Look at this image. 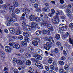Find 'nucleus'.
I'll return each instance as SVG.
<instances>
[{"mask_svg":"<svg viewBox=\"0 0 73 73\" xmlns=\"http://www.w3.org/2000/svg\"><path fill=\"white\" fill-rule=\"evenodd\" d=\"M14 9L15 7L13 6H11L9 7V9L10 10L9 11V13L11 16V19H10V20H11V21L13 23V22H15L17 20V17H16L15 16V13L14 11Z\"/></svg>","mask_w":73,"mask_h":73,"instance_id":"obj_1","label":"nucleus"},{"mask_svg":"<svg viewBox=\"0 0 73 73\" xmlns=\"http://www.w3.org/2000/svg\"><path fill=\"white\" fill-rule=\"evenodd\" d=\"M35 53L33 54V57H35L36 59L41 60L42 59L41 55L42 54V51L40 49H38L36 50L35 52Z\"/></svg>","mask_w":73,"mask_h":73,"instance_id":"obj_2","label":"nucleus"},{"mask_svg":"<svg viewBox=\"0 0 73 73\" xmlns=\"http://www.w3.org/2000/svg\"><path fill=\"white\" fill-rule=\"evenodd\" d=\"M61 15V13L58 11H56V16L55 18H52L51 21L52 23L54 24H58L60 23V21L59 19V17L58 16Z\"/></svg>","mask_w":73,"mask_h":73,"instance_id":"obj_3","label":"nucleus"},{"mask_svg":"<svg viewBox=\"0 0 73 73\" xmlns=\"http://www.w3.org/2000/svg\"><path fill=\"white\" fill-rule=\"evenodd\" d=\"M59 29L58 30V31L60 33H62L64 31H66L67 30L68 27L66 25L60 24L59 25Z\"/></svg>","mask_w":73,"mask_h":73,"instance_id":"obj_4","label":"nucleus"},{"mask_svg":"<svg viewBox=\"0 0 73 73\" xmlns=\"http://www.w3.org/2000/svg\"><path fill=\"white\" fill-rule=\"evenodd\" d=\"M42 24L44 26H45L47 25L48 29L51 32H53L54 29H53V27H52V25H51V24H48V23H47V22L46 21L43 22Z\"/></svg>","mask_w":73,"mask_h":73,"instance_id":"obj_5","label":"nucleus"},{"mask_svg":"<svg viewBox=\"0 0 73 73\" xmlns=\"http://www.w3.org/2000/svg\"><path fill=\"white\" fill-rule=\"evenodd\" d=\"M9 44L10 46H11L13 48H15L17 49H19L20 48V45L18 43L16 44V43L14 42H13L12 43H9Z\"/></svg>","mask_w":73,"mask_h":73,"instance_id":"obj_6","label":"nucleus"},{"mask_svg":"<svg viewBox=\"0 0 73 73\" xmlns=\"http://www.w3.org/2000/svg\"><path fill=\"white\" fill-rule=\"evenodd\" d=\"M50 47H51V44L49 42H47L46 44H44V47L47 50H49Z\"/></svg>","mask_w":73,"mask_h":73,"instance_id":"obj_7","label":"nucleus"},{"mask_svg":"<svg viewBox=\"0 0 73 73\" xmlns=\"http://www.w3.org/2000/svg\"><path fill=\"white\" fill-rule=\"evenodd\" d=\"M36 41L33 40L32 41V44L34 46H37V45H38V42H40V40L38 38H36Z\"/></svg>","mask_w":73,"mask_h":73,"instance_id":"obj_8","label":"nucleus"},{"mask_svg":"<svg viewBox=\"0 0 73 73\" xmlns=\"http://www.w3.org/2000/svg\"><path fill=\"white\" fill-rule=\"evenodd\" d=\"M41 32L43 35H45V34H46V35L48 36H49V35H50V31L48 30H43L41 31Z\"/></svg>","mask_w":73,"mask_h":73,"instance_id":"obj_9","label":"nucleus"},{"mask_svg":"<svg viewBox=\"0 0 73 73\" xmlns=\"http://www.w3.org/2000/svg\"><path fill=\"white\" fill-rule=\"evenodd\" d=\"M45 38L46 41H48L50 44V43H54V40L53 39V37L51 36H50L48 38L46 37Z\"/></svg>","mask_w":73,"mask_h":73,"instance_id":"obj_10","label":"nucleus"},{"mask_svg":"<svg viewBox=\"0 0 73 73\" xmlns=\"http://www.w3.org/2000/svg\"><path fill=\"white\" fill-rule=\"evenodd\" d=\"M64 68L65 70L66 73H69V70L70 69L69 66L67 64H65L64 66Z\"/></svg>","mask_w":73,"mask_h":73,"instance_id":"obj_11","label":"nucleus"},{"mask_svg":"<svg viewBox=\"0 0 73 73\" xmlns=\"http://www.w3.org/2000/svg\"><path fill=\"white\" fill-rule=\"evenodd\" d=\"M35 64L36 66H37L38 68L39 69H42L43 68V67H42V65L41 64L37 63V62H36L35 63H34Z\"/></svg>","mask_w":73,"mask_h":73,"instance_id":"obj_12","label":"nucleus"},{"mask_svg":"<svg viewBox=\"0 0 73 73\" xmlns=\"http://www.w3.org/2000/svg\"><path fill=\"white\" fill-rule=\"evenodd\" d=\"M5 49L7 52H8V53L11 52V50H12L11 46L9 47L8 46H5Z\"/></svg>","mask_w":73,"mask_h":73,"instance_id":"obj_13","label":"nucleus"},{"mask_svg":"<svg viewBox=\"0 0 73 73\" xmlns=\"http://www.w3.org/2000/svg\"><path fill=\"white\" fill-rule=\"evenodd\" d=\"M12 23H13L11 21V19H10L8 21H7L5 23V24L7 26V27H10L11 25V24H12Z\"/></svg>","mask_w":73,"mask_h":73,"instance_id":"obj_14","label":"nucleus"},{"mask_svg":"<svg viewBox=\"0 0 73 73\" xmlns=\"http://www.w3.org/2000/svg\"><path fill=\"white\" fill-rule=\"evenodd\" d=\"M28 50L29 53H30V54H32L33 53L34 49H33V48L29 47L28 48Z\"/></svg>","mask_w":73,"mask_h":73,"instance_id":"obj_15","label":"nucleus"},{"mask_svg":"<svg viewBox=\"0 0 73 73\" xmlns=\"http://www.w3.org/2000/svg\"><path fill=\"white\" fill-rule=\"evenodd\" d=\"M35 15H30L29 16V19L31 21H35Z\"/></svg>","mask_w":73,"mask_h":73,"instance_id":"obj_16","label":"nucleus"},{"mask_svg":"<svg viewBox=\"0 0 73 73\" xmlns=\"http://www.w3.org/2000/svg\"><path fill=\"white\" fill-rule=\"evenodd\" d=\"M9 31L11 34H15L16 32L15 29L13 28H11L9 29Z\"/></svg>","mask_w":73,"mask_h":73,"instance_id":"obj_17","label":"nucleus"},{"mask_svg":"<svg viewBox=\"0 0 73 73\" xmlns=\"http://www.w3.org/2000/svg\"><path fill=\"white\" fill-rule=\"evenodd\" d=\"M8 7L5 5H3L1 6V9H3V10H7L8 9Z\"/></svg>","mask_w":73,"mask_h":73,"instance_id":"obj_18","label":"nucleus"},{"mask_svg":"<svg viewBox=\"0 0 73 73\" xmlns=\"http://www.w3.org/2000/svg\"><path fill=\"white\" fill-rule=\"evenodd\" d=\"M58 49L57 48H56L52 50V53H58L59 52Z\"/></svg>","mask_w":73,"mask_h":73,"instance_id":"obj_19","label":"nucleus"},{"mask_svg":"<svg viewBox=\"0 0 73 73\" xmlns=\"http://www.w3.org/2000/svg\"><path fill=\"white\" fill-rule=\"evenodd\" d=\"M21 44L24 47H26L27 46V42L25 41H23L21 42Z\"/></svg>","mask_w":73,"mask_h":73,"instance_id":"obj_20","label":"nucleus"},{"mask_svg":"<svg viewBox=\"0 0 73 73\" xmlns=\"http://www.w3.org/2000/svg\"><path fill=\"white\" fill-rule=\"evenodd\" d=\"M25 29H26L27 31H31L32 29V27L29 25H27L25 27Z\"/></svg>","mask_w":73,"mask_h":73,"instance_id":"obj_21","label":"nucleus"},{"mask_svg":"<svg viewBox=\"0 0 73 73\" xmlns=\"http://www.w3.org/2000/svg\"><path fill=\"white\" fill-rule=\"evenodd\" d=\"M23 35L25 37H28L29 36V34L26 32H24L23 33Z\"/></svg>","mask_w":73,"mask_h":73,"instance_id":"obj_22","label":"nucleus"},{"mask_svg":"<svg viewBox=\"0 0 73 73\" xmlns=\"http://www.w3.org/2000/svg\"><path fill=\"white\" fill-rule=\"evenodd\" d=\"M55 37L56 40H59L60 38V35L58 34H56L55 35Z\"/></svg>","mask_w":73,"mask_h":73,"instance_id":"obj_23","label":"nucleus"},{"mask_svg":"<svg viewBox=\"0 0 73 73\" xmlns=\"http://www.w3.org/2000/svg\"><path fill=\"white\" fill-rule=\"evenodd\" d=\"M30 60L32 61L33 64H35V63L37 62V60L34 58H31Z\"/></svg>","mask_w":73,"mask_h":73,"instance_id":"obj_24","label":"nucleus"},{"mask_svg":"<svg viewBox=\"0 0 73 73\" xmlns=\"http://www.w3.org/2000/svg\"><path fill=\"white\" fill-rule=\"evenodd\" d=\"M48 9H49V7H45L43 8L42 9V10L43 11H44V12H48Z\"/></svg>","mask_w":73,"mask_h":73,"instance_id":"obj_25","label":"nucleus"},{"mask_svg":"<svg viewBox=\"0 0 73 73\" xmlns=\"http://www.w3.org/2000/svg\"><path fill=\"white\" fill-rule=\"evenodd\" d=\"M41 33H42L41 31L40 30H38L36 32V34L37 36H40V35L41 34Z\"/></svg>","mask_w":73,"mask_h":73,"instance_id":"obj_26","label":"nucleus"},{"mask_svg":"<svg viewBox=\"0 0 73 73\" xmlns=\"http://www.w3.org/2000/svg\"><path fill=\"white\" fill-rule=\"evenodd\" d=\"M13 5L14 7H17L19 6V3L16 2H14L13 3Z\"/></svg>","mask_w":73,"mask_h":73,"instance_id":"obj_27","label":"nucleus"},{"mask_svg":"<svg viewBox=\"0 0 73 73\" xmlns=\"http://www.w3.org/2000/svg\"><path fill=\"white\" fill-rule=\"evenodd\" d=\"M24 40L26 42H28L29 41V38L28 37H25L24 38Z\"/></svg>","mask_w":73,"mask_h":73,"instance_id":"obj_28","label":"nucleus"},{"mask_svg":"<svg viewBox=\"0 0 73 73\" xmlns=\"http://www.w3.org/2000/svg\"><path fill=\"white\" fill-rule=\"evenodd\" d=\"M69 41L70 44L73 45V39H71V36H70L69 37Z\"/></svg>","mask_w":73,"mask_h":73,"instance_id":"obj_29","label":"nucleus"},{"mask_svg":"<svg viewBox=\"0 0 73 73\" xmlns=\"http://www.w3.org/2000/svg\"><path fill=\"white\" fill-rule=\"evenodd\" d=\"M15 32L16 35H20L21 33V32L20 30H17Z\"/></svg>","mask_w":73,"mask_h":73,"instance_id":"obj_30","label":"nucleus"},{"mask_svg":"<svg viewBox=\"0 0 73 73\" xmlns=\"http://www.w3.org/2000/svg\"><path fill=\"white\" fill-rule=\"evenodd\" d=\"M26 64L27 65H31V62L30 60H27L26 61Z\"/></svg>","mask_w":73,"mask_h":73,"instance_id":"obj_31","label":"nucleus"},{"mask_svg":"<svg viewBox=\"0 0 73 73\" xmlns=\"http://www.w3.org/2000/svg\"><path fill=\"white\" fill-rule=\"evenodd\" d=\"M48 62L49 64H51L53 62V60L52 58H49L48 60Z\"/></svg>","mask_w":73,"mask_h":73,"instance_id":"obj_32","label":"nucleus"},{"mask_svg":"<svg viewBox=\"0 0 73 73\" xmlns=\"http://www.w3.org/2000/svg\"><path fill=\"white\" fill-rule=\"evenodd\" d=\"M25 56L26 58H29L30 57H31V55L29 53H27L25 54Z\"/></svg>","mask_w":73,"mask_h":73,"instance_id":"obj_33","label":"nucleus"},{"mask_svg":"<svg viewBox=\"0 0 73 73\" xmlns=\"http://www.w3.org/2000/svg\"><path fill=\"white\" fill-rule=\"evenodd\" d=\"M15 12L17 14H18L20 12V10L19 9H15Z\"/></svg>","mask_w":73,"mask_h":73,"instance_id":"obj_34","label":"nucleus"},{"mask_svg":"<svg viewBox=\"0 0 73 73\" xmlns=\"http://www.w3.org/2000/svg\"><path fill=\"white\" fill-rule=\"evenodd\" d=\"M18 64L19 65H22L23 64V63L22 62L21 60H18Z\"/></svg>","mask_w":73,"mask_h":73,"instance_id":"obj_35","label":"nucleus"},{"mask_svg":"<svg viewBox=\"0 0 73 73\" xmlns=\"http://www.w3.org/2000/svg\"><path fill=\"white\" fill-rule=\"evenodd\" d=\"M34 20L36 21V22H38L40 21V18L38 17H35V18H34Z\"/></svg>","mask_w":73,"mask_h":73,"instance_id":"obj_36","label":"nucleus"},{"mask_svg":"<svg viewBox=\"0 0 73 73\" xmlns=\"http://www.w3.org/2000/svg\"><path fill=\"white\" fill-rule=\"evenodd\" d=\"M64 72V70L62 68H60L59 71V72L60 73H62Z\"/></svg>","mask_w":73,"mask_h":73,"instance_id":"obj_37","label":"nucleus"},{"mask_svg":"<svg viewBox=\"0 0 73 73\" xmlns=\"http://www.w3.org/2000/svg\"><path fill=\"white\" fill-rule=\"evenodd\" d=\"M44 20H45V21H48V19H49V18L48 17V16L46 15H45L44 16Z\"/></svg>","mask_w":73,"mask_h":73,"instance_id":"obj_38","label":"nucleus"},{"mask_svg":"<svg viewBox=\"0 0 73 73\" xmlns=\"http://www.w3.org/2000/svg\"><path fill=\"white\" fill-rule=\"evenodd\" d=\"M58 62L59 64L60 65H64V62L61 60L59 61H58Z\"/></svg>","mask_w":73,"mask_h":73,"instance_id":"obj_39","label":"nucleus"},{"mask_svg":"<svg viewBox=\"0 0 73 73\" xmlns=\"http://www.w3.org/2000/svg\"><path fill=\"white\" fill-rule=\"evenodd\" d=\"M21 60L23 62H25V58L23 56H22L21 58Z\"/></svg>","mask_w":73,"mask_h":73,"instance_id":"obj_40","label":"nucleus"},{"mask_svg":"<svg viewBox=\"0 0 73 73\" xmlns=\"http://www.w3.org/2000/svg\"><path fill=\"white\" fill-rule=\"evenodd\" d=\"M56 45L57 46H61V43L59 41H58L56 43Z\"/></svg>","mask_w":73,"mask_h":73,"instance_id":"obj_41","label":"nucleus"},{"mask_svg":"<svg viewBox=\"0 0 73 73\" xmlns=\"http://www.w3.org/2000/svg\"><path fill=\"white\" fill-rule=\"evenodd\" d=\"M18 38L19 40H23V36L22 35H19L18 36Z\"/></svg>","mask_w":73,"mask_h":73,"instance_id":"obj_42","label":"nucleus"},{"mask_svg":"<svg viewBox=\"0 0 73 73\" xmlns=\"http://www.w3.org/2000/svg\"><path fill=\"white\" fill-rule=\"evenodd\" d=\"M50 68L52 70H54V66L53 65H52L50 66Z\"/></svg>","mask_w":73,"mask_h":73,"instance_id":"obj_43","label":"nucleus"},{"mask_svg":"<svg viewBox=\"0 0 73 73\" xmlns=\"http://www.w3.org/2000/svg\"><path fill=\"white\" fill-rule=\"evenodd\" d=\"M13 63L16 64V63H17V62L18 60H17V59H16V58H15V59H14L13 60Z\"/></svg>","mask_w":73,"mask_h":73,"instance_id":"obj_44","label":"nucleus"},{"mask_svg":"<svg viewBox=\"0 0 73 73\" xmlns=\"http://www.w3.org/2000/svg\"><path fill=\"white\" fill-rule=\"evenodd\" d=\"M52 64L55 66H57V62L55 60L53 61L52 62Z\"/></svg>","mask_w":73,"mask_h":73,"instance_id":"obj_45","label":"nucleus"},{"mask_svg":"<svg viewBox=\"0 0 73 73\" xmlns=\"http://www.w3.org/2000/svg\"><path fill=\"white\" fill-rule=\"evenodd\" d=\"M55 13V11H54V10L53 9H51V13L52 15H53Z\"/></svg>","mask_w":73,"mask_h":73,"instance_id":"obj_46","label":"nucleus"},{"mask_svg":"<svg viewBox=\"0 0 73 73\" xmlns=\"http://www.w3.org/2000/svg\"><path fill=\"white\" fill-rule=\"evenodd\" d=\"M22 25L23 27H25L26 26V23L24 21H23L22 22Z\"/></svg>","mask_w":73,"mask_h":73,"instance_id":"obj_47","label":"nucleus"},{"mask_svg":"<svg viewBox=\"0 0 73 73\" xmlns=\"http://www.w3.org/2000/svg\"><path fill=\"white\" fill-rule=\"evenodd\" d=\"M65 36H66V37H67V38H68V37H69V33L68 32H67L66 33Z\"/></svg>","mask_w":73,"mask_h":73,"instance_id":"obj_48","label":"nucleus"},{"mask_svg":"<svg viewBox=\"0 0 73 73\" xmlns=\"http://www.w3.org/2000/svg\"><path fill=\"white\" fill-rule=\"evenodd\" d=\"M60 19H62V20H66V17L64 16H61L60 17Z\"/></svg>","mask_w":73,"mask_h":73,"instance_id":"obj_49","label":"nucleus"},{"mask_svg":"<svg viewBox=\"0 0 73 73\" xmlns=\"http://www.w3.org/2000/svg\"><path fill=\"white\" fill-rule=\"evenodd\" d=\"M69 27L70 28L72 29L73 28V23H71L69 25Z\"/></svg>","mask_w":73,"mask_h":73,"instance_id":"obj_50","label":"nucleus"},{"mask_svg":"<svg viewBox=\"0 0 73 73\" xmlns=\"http://www.w3.org/2000/svg\"><path fill=\"white\" fill-rule=\"evenodd\" d=\"M45 69L46 71H49V67L48 66H46L45 67Z\"/></svg>","mask_w":73,"mask_h":73,"instance_id":"obj_51","label":"nucleus"},{"mask_svg":"<svg viewBox=\"0 0 73 73\" xmlns=\"http://www.w3.org/2000/svg\"><path fill=\"white\" fill-rule=\"evenodd\" d=\"M1 56L2 57L4 58L5 57V53L4 52L1 53Z\"/></svg>","mask_w":73,"mask_h":73,"instance_id":"obj_52","label":"nucleus"},{"mask_svg":"<svg viewBox=\"0 0 73 73\" xmlns=\"http://www.w3.org/2000/svg\"><path fill=\"white\" fill-rule=\"evenodd\" d=\"M34 7L35 8H37L38 7V4L36 3L34 5Z\"/></svg>","mask_w":73,"mask_h":73,"instance_id":"obj_53","label":"nucleus"},{"mask_svg":"<svg viewBox=\"0 0 73 73\" xmlns=\"http://www.w3.org/2000/svg\"><path fill=\"white\" fill-rule=\"evenodd\" d=\"M13 72L14 73H19V71L17 69H14L13 70Z\"/></svg>","mask_w":73,"mask_h":73,"instance_id":"obj_54","label":"nucleus"},{"mask_svg":"<svg viewBox=\"0 0 73 73\" xmlns=\"http://www.w3.org/2000/svg\"><path fill=\"white\" fill-rule=\"evenodd\" d=\"M66 12L67 13H68V14H70L69 13H70L71 11L69 9H67L66 10Z\"/></svg>","mask_w":73,"mask_h":73,"instance_id":"obj_55","label":"nucleus"},{"mask_svg":"<svg viewBox=\"0 0 73 73\" xmlns=\"http://www.w3.org/2000/svg\"><path fill=\"white\" fill-rule=\"evenodd\" d=\"M63 54L64 55V56H65L67 55L66 52V51L65 50H63Z\"/></svg>","mask_w":73,"mask_h":73,"instance_id":"obj_56","label":"nucleus"},{"mask_svg":"<svg viewBox=\"0 0 73 73\" xmlns=\"http://www.w3.org/2000/svg\"><path fill=\"white\" fill-rule=\"evenodd\" d=\"M32 25H33L34 27H36L37 26V24H35V23L34 22H32Z\"/></svg>","mask_w":73,"mask_h":73,"instance_id":"obj_57","label":"nucleus"},{"mask_svg":"<svg viewBox=\"0 0 73 73\" xmlns=\"http://www.w3.org/2000/svg\"><path fill=\"white\" fill-rule=\"evenodd\" d=\"M20 20H25V18L24 17H21L20 18Z\"/></svg>","mask_w":73,"mask_h":73,"instance_id":"obj_58","label":"nucleus"},{"mask_svg":"<svg viewBox=\"0 0 73 73\" xmlns=\"http://www.w3.org/2000/svg\"><path fill=\"white\" fill-rule=\"evenodd\" d=\"M19 52L20 53H23L24 52V49L21 48L19 50Z\"/></svg>","mask_w":73,"mask_h":73,"instance_id":"obj_59","label":"nucleus"},{"mask_svg":"<svg viewBox=\"0 0 73 73\" xmlns=\"http://www.w3.org/2000/svg\"><path fill=\"white\" fill-rule=\"evenodd\" d=\"M29 71H31V72H32L34 71V70L31 67H29Z\"/></svg>","mask_w":73,"mask_h":73,"instance_id":"obj_60","label":"nucleus"},{"mask_svg":"<svg viewBox=\"0 0 73 73\" xmlns=\"http://www.w3.org/2000/svg\"><path fill=\"white\" fill-rule=\"evenodd\" d=\"M45 53L47 55H50V52H48L47 51H45Z\"/></svg>","mask_w":73,"mask_h":73,"instance_id":"obj_61","label":"nucleus"},{"mask_svg":"<svg viewBox=\"0 0 73 73\" xmlns=\"http://www.w3.org/2000/svg\"><path fill=\"white\" fill-rule=\"evenodd\" d=\"M36 11L37 12H40L41 11V10L40 9H36Z\"/></svg>","mask_w":73,"mask_h":73,"instance_id":"obj_62","label":"nucleus"},{"mask_svg":"<svg viewBox=\"0 0 73 73\" xmlns=\"http://www.w3.org/2000/svg\"><path fill=\"white\" fill-rule=\"evenodd\" d=\"M67 8H72V5L70 4H69L67 6Z\"/></svg>","mask_w":73,"mask_h":73,"instance_id":"obj_63","label":"nucleus"},{"mask_svg":"<svg viewBox=\"0 0 73 73\" xmlns=\"http://www.w3.org/2000/svg\"><path fill=\"white\" fill-rule=\"evenodd\" d=\"M49 73H56V72H54L52 70H50L49 72Z\"/></svg>","mask_w":73,"mask_h":73,"instance_id":"obj_64","label":"nucleus"}]
</instances>
